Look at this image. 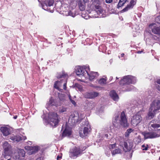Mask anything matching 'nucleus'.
<instances>
[{
    "instance_id": "obj_1",
    "label": "nucleus",
    "mask_w": 160,
    "mask_h": 160,
    "mask_svg": "<svg viewBox=\"0 0 160 160\" xmlns=\"http://www.w3.org/2000/svg\"><path fill=\"white\" fill-rule=\"evenodd\" d=\"M113 124L116 128L119 127L120 125L124 127L128 126V123L126 115L124 111L121 112L119 117L118 116L115 117L113 120Z\"/></svg>"
},
{
    "instance_id": "obj_2",
    "label": "nucleus",
    "mask_w": 160,
    "mask_h": 160,
    "mask_svg": "<svg viewBox=\"0 0 160 160\" xmlns=\"http://www.w3.org/2000/svg\"><path fill=\"white\" fill-rule=\"evenodd\" d=\"M60 119L57 113L51 112L49 113L46 120L50 125L53 128L58 125Z\"/></svg>"
},
{
    "instance_id": "obj_3",
    "label": "nucleus",
    "mask_w": 160,
    "mask_h": 160,
    "mask_svg": "<svg viewBox=\"0 0 160 160\" xmlns=\"http://www.w3.org/2000/svg\"><path fill=\"white\" fill-rule=\"evenodd\" d=\"M57 77L58 78H64V80L62 81H56L54 84V87L55 88L58 89L59 87H60L61 85V83L63 82V89L66 90V79H67L68 76V74L65 73L64 72H62V73L57 75Z\"/></svg>"
},
{
    "instance_id": "obj_4",
    "label": "nucleus",
    "mask_w": 160,
    "mask_h": 160,
    "mask_svg": "<svg viewBox=\"0 0 160 160\" xmlns=\"http://www.w3.org/2000/svg\"><path fill=\"white\" fill-rule=\"evenodd\" d=\"M54 1L53 0H45L44 4L45 5H42V8L45 10L51 12H53L54 11V7L53 6Z\"/></svg>"
},
{
    "instance_id": "obj_5",
    "label": "nucleus",
    "mask_w": 160,
    "mask_h": 160,
    "mask_svg": "<svg viewBox=\"0 0 160 160\" xmlns=\"http://www.w3.org/2000/svg\"><path fill=\"white\" fill-rule=\"evenodd\" d=\"M84 128L83 130L80 131L79 133L80 137H84L87 136L90 132L91 128V126L88 122L86 121L84 122Z\"/></svg>"
},
{
    "instance_id": "obj_6",
    "label": "nucleus",
    "mask_w": 160,
    "mask_h": 160,
    "mask_svg": "<svg viewBox=\"0 0 160 160\" xmlns=\"http://www.w3.org/2000/svg\"><path fill=\"white\" fill-rule=\"evenodd\" d=\"M83 118L82 116L81 117V115L80 117L79 116L78 112H75L70 116L68 122H71V124L73 125L82 120Z\"/></svg>"
},
{
    "instance_id": "obj_7",
    "label": "nucleus",
    "mask_w": 160,
    "mask_h": 160,
    "mask_svg": "<svg viewBox=\"0 0 160 160\" xmlns=\"http://www.w3.org/2000/svg\"><path fill=\"white\" fill-rule=\"evenodd\" d=\"M136 82L135 77L131 76H125L123 79L120 82V84L124 85V84H134Z\"/></svg>"
},
{
    "instance_id": "obj_8",
    "label": "nucleus",
    "mask_w": 160,
    "mask_h": 160,
    "mask_svg": "<svg viewBox=\"0 0 160 160\" xmlns=\"http://www.w3.org/2000/svg\"><path fill=\"white\" fill-rule=\"evenodd\" d=\"M82 153V151L79 147H75L70 150L69 152V156L70 158H75Z\"/></svg>"
},
{
    "instance_id": "obj_9",
    "label": "nucleus",
    "mask_w": 160,
    "mask_h": 160,
    "mask_svg": "<svg viewBox=\"0 0 160 160\" xmlns=\"http://www.w3.org/2000/svg\"><path fill=\"white\" fill-rule=\"evenodd\" d=\"M3 146L4 149L3 155L6 158L7 156L11 155L12 153V151L10 145L7 142H5L3 144Z\"/></svg>"
},
{
    "instance_id": "obj_10",
    "label": "nucleus",
    "mask_w": 160,
    "mask_h": 160,
    "mask_svg": "<svg viewBox=\"0 0 160 160\" xmlns=\"http://www.w3.org/2000/svg\"><path fill=\"white\" fill-rule=\"evenodd\" d=\"M119 145L123 148V151L125 152L130 151L133 146L132 142H120L119 143Z\"/></svg>"
},
{
    "instance_id": "obj_11",
    "label": "nucleus",
    "mask_w": 160,
    "mask_h": 160,
    "mask_svg": "<svg viewBox=\"0 0 160 160\" xmlns=\"http://www.w3.org/2000/svg\"><path fill=\"white\" fill-rule=\"evenodd\" d=\"M150 108L153 112H158L160 110V100L157 99L154 100L151 104Z\"/></svg>"
},
{
    "instance_id": "obj_12",
    "label": "nucleus",
    "mask_w": 160,
    "mask_h": 160,
    "mask_svg": "<svg viewBox=\"0 0 160 160\" xmlns=\"http://www.w3.org/2000/svg\"><path fill=\"white\" fill-rule=\"evenodd\" d=\"M142 118L138 114L134 115L131 119V124L135 127L138 125L142 121Z\"/></svg>"
},
{
    "instance_id": "obj_13",
    "label": "nucleus",
    "mask_w": 160,
    "mask_h": 160,
    "mask_svg": "<svg viewBox=\"0 0 160 160\" xmlns=\"http://www.w3.org/2000/svg\"><path fill=\"white\" fill-rule=\"evenodd\" d=\"M85 66L83 68L79 66L76 67L75 72L76 74L79 76H84L86 73L87 71L85 70Z\"/></svg>"
},
{
    "instance_id": "obj_14",
    "label": "nucleus",
    "mask_w": 160,
    "mask_h": 160,
    "mask_svg": "<svg viewBox=\"0 0 160 160\" xmlns=\"http://www.w3.org/2000/svg\"><path fill=\"white\" fill-rule=\"evenodd\" d=\"M149 125L150 127L154 129H157L158 128H160L158 130H160V123H159L158 119L152 120L149 122Z\"/></svg>"
},
{
    "instance_id": "obj_15",
    "label": "nucleus",
    "mask_w": 160,
    "mask_h": 160,
    "mask_svg": "<svg viewBox=\"0 0 160 160\" xmlns=\"http://www.w3.org/2000/svg\"><path fill=\"white\" fill-rule=\"evenodd\" d=\"M38 148L37 146H26L25 147V148L26 150H27L28 153L29 155H31L37 152L38 150Z\"/></svg>"
},
{
    "instance_id": "obj_16",
    "label": "nucleus",
    "mask_w": 160,
    "mask_h": 160,
    "mask_svg": "<svg viewBox=\"0 0 160 160\" xmlns=\"http://www.w3.org/2000/svg\"><path fill=\"white\" fill-rule=\"evenodd\" d=\"M149 28L151 29L152 32L154 34H160V27H157L154 23H152L149 26Z\"/></svg>"
},
{
    "instance_id": "obj_17",
    "label": "nucleus",
    "mask_w": 160,
    "mask_h": 160,
    "mask_svg": "<svg viewBox=\"0 0 160 160\" xmlns=\"http://www.w3.org/2000/svg\"><path fill=\"white\" fill-rule=\"evenodd\" d=\"M99 95L97 92H87L84 94L85 98H93L97 97Z\"/></svg>"
},
{
    "instance_id": "obj_18",
    "label": "nucleus",
    "mask_w": 160,
    "mask_h": 160,
    "mask_svg": "<svg viewBox=\"0 0 160 160\" xmlns=\"http://www.w3.org/2000/svg\"><path fill=\"white\" fill-rule=\"evenodd\" d=\"M136 3V2L135 0H131L129 4L128 5L127 7L122 10V12H124L132 8Z\"/></svg>"
},
{
    "instance_id": "obj_19",
    "label": "nucleus",
    "mask_w": 160,
    "mask_h": 160,
    "mask_svg": "<svg viewBox=\"0 0 160 160\" xmlns=\"http://www.w3.org/2000/svg\"><path fill=\"white\" fill-rule=\"evenodd\" d=\"M0 130L4 136H7L10 134V129L6 127H1Z\"/></svg>"
},
{
    "instance_id": "obj_20",
    "label": "nucleus",
    "mask_w": 160,
    "mask_h": 160,
    "mask_svg": "<svg viewBox=\"0 0 160 160\" xmlns=\"http://www.w3.org/2000/svg\"><path fill=\"white\" fill-rule=\"evenodd\" d=\"M26 139V137H23L22 138L20 136H14L10 138V139L14 142H18L22 140H24Z\"/></svg>"
},
{
    "instance_id": "obj_21",
    "label": "nucleus",
    "mask_w": 160,
    "mask_h": 160,
    "mask_svg": "<svg viewBox=\"0 0 160 160\" xmlns=\"http://www.w3.org/2000/svg\"><path fill=\"white\" fill-rule=\"evenodd\" d=\"M86 73H87L89 77V80L91 81H92L95 78L97 77L98 76L97 72H92L89 74L86 71Z\"/></svg>"
},
{
    "instance_id": "obj_22",
    "label": "nucleus",
    "mask_w": 160,
    "mask_h": 160,
    "mask_svg": "<svg viewBox=\"0 0 160 160\" xmlns=\"http://www.w3.org/2000/svg\"><path fill=\"white\" fill-rule=\"evenodd\" d=\"M71 134V130L68 128L66 127L62 134L63 137L69 136Z\"/></svg>"
},
{
    "instance_id": "obj_23",
    "label": "nucleus",
    "mask_w": 160,
    "mask_h": 160,
    "mask_svg": "<svg viewBox=\"0 0 160 160\" xmlns=\"http://www.w3.org/2000/svg\"><path fill=\"white\" fill-rule=\"evenodd\" d=\"M110 95L112 99L114 101L118 100L119 97L118 95L114 91H111L110 93Z\"/></svg>"
},
{
    "instance_id": "obj_24",
    "label": "nucleus",
    "mask_w": 160,
    "mask_h": 160,
    "mask_svg": "<svg viewBox=\"0 0 160 160\" xmlns=\"http://www.w3.org/2000/svg\"><path fill=\"white\" fill-rule=\"evenodd\" d=\"M18 156H17L16 158V159H19L20 157H23L25 156V152L23 149H18Z\"/></svg>"
},
{
    "instance_id": "obj_25",
    "label": "nucleus",
    "mask_w": 160,
    "mask_h": 160,
    "mask_svg": "<svg viewBox=\"0 0 160 160\" xmlns=\"http://www.w3.org/2000/svg\"><path fill=\"white\" fill-rule=\"evenodd\" d=\"M158 112H153L152 110H151V109L150 108L148 114V115L149 118L150 119H152L154 118L156 114Z\"/></svg>"
},
{
    "instance_id": "obj_26",
    "label": "nucleus",
    "mask_w": 160,
    "mask_h": 160,
    "mask_svg": "<svg viewBox=\"0 0 160 160\" xmlns=\"http://www.w3.org/2000/svg\"><path fill=\"white\" fill-rule=\"evenodd\" d=\"M78 5L79 8L81 11H84L86 8V5L85 3H83L82 2H79Z\"/></svg>"
},
{
    "instance_id": "obj_27",
    "label": "nucleus",
    "mask_w": 160,
    "mask_h": 160,
    "mask_svg": "<svg viewBox=\"0 0 160 160\" xmlns=\"http://www.w3.org/2000/svg\"><path fill=\"white\" fill-rule=\"evenodd\" d=\"M105 78H102L98 81V83L101 85H103L106 83L107 79Z\"/></svg>"
},
{
    "instance_id": "obj_28",
    "label": "nucleus",
    "mask_w": 160,
    "mask_h": 160,
    "mask_svg": "<svg viewBox=\"0 0 160 160\" xmlns=\"http://www.w3.org/2000/svg\"><path fill=\"white\" fill-rule=\"evenodd\" d=\"M128 0H120L117 6V8H119L123 6Z\"/></svg>"
},
{
    "instance_id": "obj_29",
    "label": "nucleus",
    "mask_w": 160,
    "mask_h": 160,
    "mask_svg": "<svg viewBox=\"0 0 160 160\" xmlns=\"http://www.w3.org/2000/svg\"><path fill=\"white\" fill-rule=\"evenodd\" d=\"M122 150L119 148H117L112 151V155H114L117 154H119L121 153Z\"/></svg>"
},
{
    "instance_id": "obj_30",
    "label": "nucleus",
    "mask_w": 160,
    "mask_h": 160,
    "mask_svg": "<svg viewBox=\"0 0 160 160\" xmlns=\"http://www.w3.org/2000/svg\"><path fill=\"white\" fill-rule=\"evenodd\" d=\"M95 8L96 9V12L98 14H99L103 12V10L101 8V7L99 5H96Z\"/></svg>"
},
{
    "instance_id": "obj_31",
    "label": "nucleus",
    "mask_w": 160,
    "mask_h": 160,
    "mask_svg": "<svg viewBox=\"0 0 160 160\" xmlns=\"http://www.w3.org/2000/svg\"><path fill=\"white\" fill-rule=\"evenodd\" d=\"M142 134L144 136V138L145 139L148 138H151V132H143L142 133Z\"/></svg>"
},
{
    "instance_id": "obj_32",
    "label": "nucleus",
    "mask_w": 160,
    "mask_h": 160,
    "mask_svg": "<svg viewBox=\"0 0 160 160\" xmlns=\"http://www.w3.org/2000/svg\"><path fill=\"white\" fill-rule=\"evenodd\" d=\"M151 138L158 137L160 136V134L157 133L155 132H150Z\"/></svg>"
},
{
    "instance_id": "obj_33",
    "label": "nucleus",
    "mask_w": 160,
    "mask_h": 160,
    "mask_svg": "<svg viewBox=\"0 0 160 160\" xmlns=\"http://www.w3.org/2000/svg\"><path fill=\"white\" fill-rule=\"evenodd\" d=\"M157 84H156V87L157 89L160 92V79H158L156 81Z\"/></svg>"
},
{
    "instance_id": "obj_34",
    "label": "nucleus",
    "mask_w": 160,
    "mask_h": 160,
    "mask_svg": "<svg viewBox=\"0 0 160 160\" xmlns=\"http://www.w3.org/2000/svg\"><path fill=\"white\" fill-rule=\"evenodd\" d=\"M67 108L63 107L60 108L59 110V113H62L67 111Z\"/></svg>"
},
{
    "instance_id": "obj_35",
    "label": "nucleus",
    "mask_w": 160,
    "mask_h": 160,
    "mask_svg": "<svg viewBox=\"0 0 160 160\" xmlns=\"http://www.w3.org/2000/svg\"><path fill=\"white\" fill-rule=\"evenodd\" d=\"M133 131L131 128L128 129L125 132V136L126 137H128L130 134Z\"/></svg>"
},
{
    "instance_id": "obj_36",
    "label": "nucleus",
    "mask_w": 160,
    "mask_h": 160,
    "mask_svg": "<svg viewBox=\"0 0 160 160\" xmlns=\"http://www.w3.org/2000/svg\"><path fill=\"white\" fill-rule=\"evenodd\" d=\"M48 104H49V106L56 105L54 101L51 99L48 102Z\"/></svg>"
},
{
    "instance_id": "obj_37",
    "label": "nucleus",
    "mask_w": 160,
    "mask_h": 160,
    "mask_svg": "<svg viewBox=\"0 0 160 160\" xmlns=\"http://www.w3.org/2000/svg\"><path fill=\"white\" fill-rule=\"evenodd\" d=\"M142 149L143 150H147L148 148V146L147 144H144L142 145Z\"/></svg>"
},
{
    "instance_id": "obj_38",
    "label": "nucleus",
    "mask_w": 160,
    "mask_h": 160,
    "mask_svg": "<svg viewBox=\"0 0 160 160\" xmlns=\"http://www.w3.org/2000/svg\"><path fill=\"white\" fill-rule=\"evenodd\" d=\"M155 21L157 23L160 24V16L156 18Z\"/></svg>"
},
{
    "instance_id": "obj_39",
    "label": "nucleus",
    "mask_w": 160,
    "mask_h": 160,
    "mask_svg": "<svg viewBox=\"0 0 160 160\" xmlns=\"http://www.w3.org/2000/svg\"><path fill=\"white\" fill-rule=\"evenodd\" d=\"M68 15L71 16L73 17H74L75 16V14H74L71 11H70L68 12Z\"/></svg>"
},
{
    "instance_id": "obj_40",
    "label": "nucleus",
    "mask_w": 160,
    "mask_h": 160,
    "mask_svg": "<svg viewBox=\"0 0 160 160\" xmlns=\"http://www.w3.org/2000/svg\"><path fill=\"white\" fill-rule=\"evenodd\" d=\"M69 98L72 103L74 105H75L76 104V102L74 100L71 99V97L70 95L69 96Z\"/></svg>"
},
{
    "instance_id": "obj_41",
    "label": "nucleus",
    "mask_w": 160,
    "mask_h": 160,
    "mask_svg": "<svg viewBox=\"0 0 160 160\" xmlns=\"http://www.w3.org/2000/svg\"><path fill=\"white\" fill-rule=\"evenodd\" d=\"M115 147V144H112L110 145L109 146V148L110 149H113V148H114Z\"/></svg>"
},
{
    "instance_id": "obj_42",
    "label": "nucleus",
    "mask_w": 160,
    "mask_h": 160,
    "mask_svg": "<svg viewBox=\"0 0 160 160\" xmlns=\"http://www.w3.org/2000/svg\"><path fill=\"white\" fill-rule=\"evenodd\" d=\"M47 149V147H42L41 148V151L42 153H43L44 152V151Z\"/></svg>"
},
{
    "instance_id": "obj_43",
    "label": "nucleus",
    "mask_w": 160,
    "mask_h": 160,
    "mask_svg": "<svg viewBox=\"0 0 160 160\" xmlns=\"http://www.w3.org/2000/svg\"><path fill=\"white\" fill-rule=\"evenodd\" d=\"M112 0H106V2L107 3H109L112 2Z\"/></svg>"
},
{
    "instance_id": "obj_44",
    "label": "nucleus",
    "mask_w": 160,
    "mask_h": 160,
    "mask_svg": "<svg viewBox=\"0 0 160 160\" xmlns=\"http://www.w3.org/2000/svg\"><path fill=\"white\" fill-rule=\"evenodd\" d=\"M84 3H87L89 2V0H83Z\"/></svg>"
},
{
    "instance_id": "obj_45",
    "label": "nucleus",
    "mask_w": 160,
    "mask_h": 160,
    "mask_svg": "<svg viewBox=\"0 0 160 160\" xmlns=\"http://www.w3.org/2000/svg\"><path fill=\"white\" fill-rule=\"evenodd\" d=\"M158 121L160 123V114L158 116Z\"/></svg>"
},
{
    "instance_id": "obj_46",
    "label": "nucleus",
    "mask_w": 160,
    "mask_h": 160,
    "mask_svg": "<svg viewBox=\"0 0 160 160\" xmlns=\"http://www.w3.org/2000/svg\"><path fill=\"white\" fill-rule=\"evenodd\" d=\"M77 88H78L79 90H81L82 89V88L81 87V86H79L78 87H77L76 88V89H77Z\"/></svg>"
},
{
    "instance_id": "obj_47",
    "label": "nucleus",
    "mask_w": 160,
    "mask_h": 160,
    "mask_svg": "<svg viewBox=\"0 0 160 160\" xmlns=\"http://www.w3.org/2000/svg\"><path fill=\"white\" fill-rule=\"evenodd\" d=\"M59 99H60V100L61 101H63V100H64V98L63 97L61 99V98L60 97H59Z\"/></svg>"
},
{
    "instance_id": "obj_48",
    "label": "nucleus",
    "mask_w": 160,
    "mask_h": 160,
    "mask_svg": "<svg viewBox=\"0 0 160 160\" xmlns=\"http://www.w3.org/2000/svg\"><path fill=\"white\" fill-rule=\"evenodd\" d=\"M61 158V157H60V156H58L57 157V160H59V159H60Z\"/></svg>"
},
{
    "instance_id": "obj_49",
    "label": "nucleus",
    "mask_w": 160,
    "mask_h": 160,
    "mask_svg": "<svg viewBox=\"0 0 160 160\" xmlns=\"http://www.w3.org/2000/svg\"><path fill=\"white\" fill-rule=\"evenodd\" d=\"M17 118V116L16 115V116H14L13 117V118H14V119H16Z\"/></svg>"
},
{
    "instance_id": "obj_50",
    "label": "nucleus",
    "mask_w": 160,
    "mask_h": 160,
    "mask_svg": "<svg viewBox=\"0 0 160 160\" xmlns=\"http://www.w3.org/2000/svg\"><path fill=\"white\" fill-rule=\"evenodd\" d=\"M142 52V51H138V53H141Z\"/></svg>"
},
{
    "instance_id": "obj_51",
    "label": "nucleus",
    "mask_w": 160,
    "mask_h": 160,
    "mask_svg": "<svg viewBox=\"0 0 160 160\" xmlns=\"http://www.w3.org/2000/svg\"><path fill=\"white\" fill-rule=\"evenodd\" d=\"M124 53H122L121 54V56L122 57H123V56H124Z\"/></svg>"
},
{
    "instance_id": "obj_52",
    "label": "nucleus",
    "mask_w": 160,
    "mask_h": 160,
    "mask_svg": "<svg viewBox=\"0 0 160 160\" xmlns=\"http://www.w3.org/2000/svg\"><path fill=\"white\" fill-rule=\"evenodd\" d=\"M36 160H40V158H38Z\"/></svg>"
},
{
    "instance_id": "obj_53",
    "label": "nucleus",
    "mask_w": 160,
    "mask_h": 160,
    "mask_svg": "<svg viewBox=\"0 0 160 160\" xmlns=\"http://www.w3.org/2000/svg\"><path fill=\"white\" fill-rule=\"evenodd\" d=\"M31 142L29 141V142H28V143H29V144H30V143H31Z\"/></svg>"
},
{
    "instance_id": "obj_54",
    "label": "nucleus",
    "mask_w": 160,
    "mask_h": 160,
    "mask_svg": "<svg viewBox=\"0 0 160 160\" xmlns=\"http://www.w3.org/2000/svg\"><path fill=\"white\" fill-rule=\"evenodd\" d=\"M44 160V159H43V158H42V160H41H41Z\"/></svg>"
},
{
    "instance_id": "obj_55",
    "label": "nucleus",
    "mask_w": 160,
    "mask_h": 160,
    "mask_svg": "<svg viewBox=\"0 0 160 160\" xmlns=\"http://www.w3.org/2000/svg\"><path fill=\"white\" fill-rule=\"evenodd\" d=\"M139 141H138V142H141V140H139Z\"/></svg>"
},
{
    "instance_id": "obj_56",
    "label": "nucleus",
    "mask_w": 160,
    "mask_h": 160,
    "mask_svg": "<svg viewBox=\"0 0 160 160\" xmlns=\"http://www.w3.org/2000/svg\"><path fill=\"white\" fill-rule=\"evenodd\" d=\"M131 87H132V86H131Z\"/></svg>"
},
{
    "instance_id": "obj_57",
    "label": "nucleus",
    "mask_w": 160,
    "mask_h": 160,
    "mask_svg": "<svg viewBox=\"0 0 160 160\" xmlns=\"http://www.w3.org/2000/svg\"><path fill=\"white\" fill-rule=\"evenodd\" d=\"M38 2H39V0H38Z\"/></svg>"
}]
</instances>
